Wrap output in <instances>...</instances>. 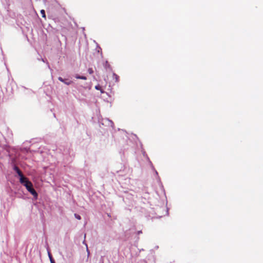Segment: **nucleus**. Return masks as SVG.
<instances>
[{
  "mask_svg": "<svg viewBox=\"0 0 263 263\" xmlns=\"http://www.w3.org/2000/svg\"><path fill=\"white\" fill-rule=\"evenodd\" d=\"M49 257L51 263H55L54 259L52 258L51 255L49 253Z\"/></svg>",
  "mask_w": 263,
  "mask_h": 263,
  "instance_id": "nucleus-5",
  "label": "nucleus"
},
{
  "mask_svg": "<svg viewBox=\"0 0 263 263\" xmlns=\"http://www.w3.org/2000/svg\"><path fill=\"white\" fill-rule=\"evenodd\" d=\"M74 217L78 220H80L81 219V216L77 214H74Z\"/></svg>",
  "mask_w": 263,
  "mask_h": 263,
  "instance_id": "nucleus-8",
  "label": "nucleus"
},
{
  "mask_svg": "<svg viewBox=\"0 0 263 263\" xmlns=\"http://www.w3.org/2000/svg\"><path fill=\"white\" fill-rule=\"evenodd\" d=\"M80 79L86 80L87 79L86 77L85 76H81Z\"/></svg>",
  "mask_w": 263,
  "mask_h": 263,
  "instance_id": "nucleus-11",
  "label": "nucleus"
},
{
  "mask_svg": "<svg viewBox=\"0 0 263 263\" xmlns=\"http://www.w3.org/2000/svg\"><path fill=\"white\" fill-rule=\"evenodd\" d=\"M20 176V182H21L22 184H23V185H24V184H25V183H26V182H28V181H29L28 179L26 177H25L23 175V174H22V175H20V176Z\"/></svg>",
  "mask_w": 263,
  "mask_h": 263,
  "instance_id": "nucleus-2",
  "label": "nucleus"
},
{
  "mask_svg": "<svg viewBox=\"0 0 263 263\" xmlns=\"http://www.w3.org/2000/svg\"><path fill=\"white\" fill-rule=\"evenodd\" d=\"M87 257L88 258L89 256L90 252H89V251L87 247Z\"/></svg>",
  "mask_w": 263,
  "mask_h": 263,
  "instance_id": "nucleus-13",
  "label": "nucleus"
},
{
  "mask_svg": "<svg viewBox=\"0 0 263 263\" xmlns=\"http://www.w3.org/2000/svg\"><path fill=\"white\" fill-rule=\"evenodd\" d=\"M41 13L42 14V16L44 18H46V14H45V11L44 10H41Z\"/></svg>",
  "mask_w": 263,
  "mask_h": 263,
  "instance_id": "nucleus-4",
  "label": "nucleus"
},
{
  "mask_svg": "<svg viewBox=\"0 0 263 263\" xmlns=\"http://www.w3.org/2000/svg\"><path fill=\"white\" fill-rule=\"evenodd\" d=\"M114 76L115 77L116 81H118V79H119V77L117 74H114Z\"/></svg>",
  "mask_w": 263,
  "mask_h": 263,
  "instance_id": "nucleus-12",
  "label": "nucleus"
},
{
  "mask_svg": "<svg viewBox=\"0 0 263 263\" xmlns=\"http://www.w3.org/2000/svg\"><path fill=\"white\" fill-rule=\"evenodd\" d=\"M58 80L60 81L61 82H64V79H63L62 77H59Z\"/></svg>",
  "mask_w": 263,
  "mask_h": 263,
  "instance_id": "nucleus-10",
  "label": "nucleus"
},
{
  "mask_svg": "<svg viewBox=\"0 0 263 263\" xmlns=\"http://www.w3.org/2000/svg\"><path fill=\"white\" fill-rule=\"evenodd\" d=\"M76 78L78 79H80V78L81 77L80 76H79L78 74H76V76H75Z\"/></svg>",
  "mask_w": 263,
  "mask_h": 263,
  "instance_id": "nucleus-14",
  "label": "nucleus"
},
{
  "mask_svg": "<svg viewBox=\"0 0 263 263\" xmlns=\"http://www.w3.org/2000/svg\"><path fill=\"white\" fill-rule=\"evenodd\" d=\"M24 185L25 186L28 191L32 195L35 197L37 196V194L33 189L32 183L30 181L26 182V183H25Z\"/></svg>",
  "mask_w": 263,
  "mask_h": 263,
  "instance_id": "nucleus-1",
  "label": "nucleus"
},
{
  "mask_svg": "<svg viewBox=\"0 0 263 263\" xmlns=\"http://www.w3.org/2000/svg\"><path fill=\"white\" fill-rule=\"evenodd\" d=\"M95 88L97 89V90H101V91L102 92V89H101V87L100 85H98L97 86H95Z\"/></svg>",
  "mask_w": 263,
  "mask_h": 263,
  "instance_id": "nucleus-6",
  "label": "nucleus"
},
{
  "mask_svg": "<svg viewBox=\"0 0 263 263\" xmlns=\"http://www.w3.org/2000/svg\"><path fill=\"white\" fill-rule=\"evenodd\" d=\"M88 73H89L90 74H92V73H93V70L92 68H88Z\"/></svg>",
  "mask_w": 263,
  "mask_h": 263,
  "instance_id": "nucleus-7",
  "label": "nucleus"
},
{
  "mask_svg": "<svg viewBox=\"0 0 263 263\" xmlns=\"http://www.w3.org/2000/svg\"><path fill=\"white\" fill-rule=\"evenodd\" d=\"M13 169L16 172L18 176H20L23 174L22 172L21 171V170L17 166L14 165Z\"/></svg>",
  "mask_w": 263,
  "mask_h": 263,
  "instance_id": "nucleus-3",
  "label": "nucleus"
},
{
  "mask_svg": "<svg viewBox=\"0 0 263 263\" xmlns=\"http://www.w3.org/2000/svg\"><path fill=\"white\" fill-rule=\"evenodd\" d=\"M63 82L65 84H67V85H69V84H70L71 83V81L68 82L67 81V80H65L64 82Z\"/></svg>",
  "mask_w": 263,
  "mask_h": 263,
  "instance_id": "nucleus-9",
  "label": "nucleus"
}]
</instances>
